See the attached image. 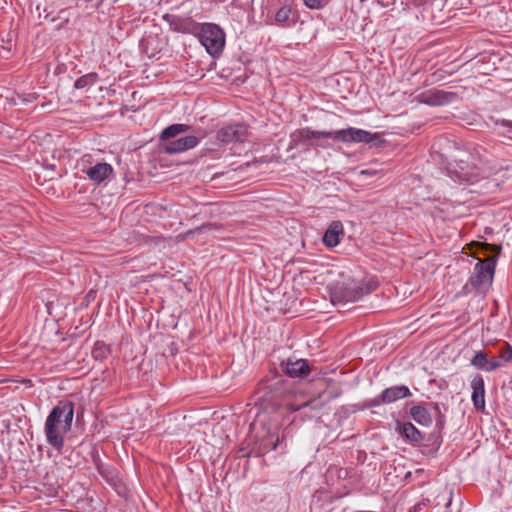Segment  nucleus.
Wrapping results in <instances>:
<instances>
[{
	"label": "nucleus",
	"mask_w": 512,
	"mask_h": 512,
	"mask_svg": "<svg viewBox=\"0 0 512 512\" xmlns=\"http://www.w3.org/2000/svg\"><path fill=\"white\" fill-rule=\"evenodd\" d=\"M74 417V403L69 400L59 401L49 412L44 434L47 443L61 453L65 443V435L71 430Z\"/></svg>",
	"instance_id": "1"
},
{
	"label": "nucleus",
	"mask_w": 512,
	"mask_h": 512,
	"mask_svg": "<svg viewBox=\"0 0 512 512\" xmlns=\"http://www.w3.org/2000/svg\"><path fill=\"white\" fill-rule=\"evenodd\" d=\"M333 139L343 143H368L372 140V134L366 130L349 127L335 131H313L309 128L298 129L290 135V147H295L299 142L310 139Z\"/></svg>",
	"instance_id": "2"
},
{
	"label": "nucleus",
	"mask_w": 512,
	"mask_h": 512,
	"mask_svg": "<svg viewBox=\"0 0 512 512\" xmlns=\"http://www.w3.org/2000/svg\"><path fill=\"white\" fill-rule=\"evenodd\" d=\"M190 130L187 124H172L160 133V140L163 142L162 148L168 154H179L195 148L202 138V135H187L179 137L181 134Z\"/></svg>",
	"instance_id": "3"
},
{
	"label": "nucleus",
	"mask_w": 512,
	"mask_h": 512,
	"mask_svg": "<svg viewBox=\"0 0 512 512\" xmlns=\"http://www.w3.org/2000/svg\"><path fill=\"white\" fill-rule=\"evenodd\" d=\"M328 289L331 303L334 306H339L360 300L364 295L370 293L373 287L363 281L347 278L332 282Z\"/></svg>",
	"instance_id": "4"
},
{
	"label": "nucleus",
	"mask_w": 512,
	"mask_h": 512,
	"mask_svg": "<svg viewBox=\"0 0 512 512\" xmlns=\"http://www.w3.org/2000/svg\"><path fill=\"white\" fill-rule=\"evenodd\" d=\"M196 36L212 57H218L225 47V33L219 25L203 23L199 26Z\"/></svg>",
	"instance_id": "5"
},
{
	"label": "nucleus",
	"mask_w": 512,
	"mask_h": 512,
	"mask_svg": "<svg viewBox=\"0 0 512 512\" xmlns=\"http://www.w3.org/2000/svg\"><path fill=\"white\" fill-rule=\"evenodd\" d=\"M410 415L418 424L428 427L433 419L436 428L441 430L445 425V415L441 412L440 404L436 402H425L414 405L410 408Z\"/></svg>",
	"instance_id": "6"
},
{
	"label": "nucleus",
	"mask_w": 512,
	"mask_h": 512,
	"mask_svg": "<svg viewBox=\"0 0 512 512\" xmlns=\"http://www.w3.org/2000/svg\"><path fill=\"white\" fill-rule=\"evenodd\" d=\"M449 173L452 180L460 184H474L489 176L486 169L471 164L465 159L456 160L455 165L449 168Z\"/></svg>",
	"instance_id": "7"
},
{
	"label": "nucleus",
	"mask_w": 512,
	"mask_h": 512,
	"mask_svg": "<svg viewBox=\"0 0 512 512\" xmlns=\"http://www.w3.org/2000/svg\"><path fill=\"white\" fill-rule=\"evenodd\" d=\"M494 269V258H488L486 261L479 260L476 263L473 274L469 279L470 285L478 290H482L490 286L493 281Z\"/></svg>",
	"instance_id": "8"
},
{
	"label": "nucleus",
	"mask_w": 512,
	"mask_h": 512,
	"mask_svg": "<svg viewBox=\"0 0 512 512\" xmlns=\"http://www.w3.org/2000/svg\"><path fill=\"white\" fill-rule=\"evenodd\" d=\"M418 102L431 107L446 106L459 100L457 93L440 89H429L416 96Z\"/></svg>",
	"instance_id": "9"
},
{
	"label": "nucleus",
	"mask_w": 512,
	"mask_h": 512,
	"mask_svg": "<svg viewBox=\"0 0 512 512\" xmlns=\"http://www.w3.org/2000/svg\"><path fill=\"white\" fill-rule=\"evenodd\" d=\"M248 130L245 125L231 124L223 126L217 131V140L224 144L246 141Z\"/></svg>",
	"instance_id": "10"
},
{
	"label": "nucleus",
	"mask_w": 512,
	"mask_h": 512,
	"mask_svg": "<svg viewBox=\"0 0 512 512\" xmlns=\"http://www.w3.org/2000/svg\"><path fill=\"white\" fill-rule=\"evenodd\" d=\"M410 389L406 385H395L386 388L378 397L371 400L370 406H379L381 404H390L397 400L410 397Z\"/></svg>",
	"instance_id": "11"
},
{
	"label": "nucleus",
	"mask_w": 512,
	"mask_h": 512,
	"mask_svg": "<svg viewBox=\"0 0 512 512\" xmlns=\"http://www.w3.org/2000/svg\"><path fill=\"white\" fill-rule=\"evenodd\" d=\"M470 364L484 372H492L502 367V362L497 357H489L484 350L475 351Z\"/></svg>",
	"instance_id": "12"
},
{
	"label": "nucleus",
	"mask_w": 512,
	"mask_h": 512,
	"mask_svg": "<svg viewBox=\"0 0 512 512\" xmlns=\"http://www.w3.org/2000/svg\"><path fill=\"white\" fill-rule=\"evenodd\" d=\"M282 371L291 378H305L310 373V367L307 360L304 359H288L281 362Z\"/></svg>",
	"instance_id": "13"
},
{
	"label": "nucleus",
	"mask_w": 512,
	"mask_h": 512,
	"mask_svg": "<svg viewBox=\"0 0 512 512\" xmlns=\"http://www.w3.org/2000/svg\"><path fill=\"white\" fill-rule=\"evenodd\" d=\"M82 171L94 184H100L110 177L113 173V167L108 163L99 162L93 166L84 168Z\"/></svg>",
	"instance_id": "14"
},
{
	"label": "nucleus",
	"mask_w": 512,
	"mask_h": 512,
	"mask_svg": "<svg viewBox=\"0 0 512 512\" xmlns=\"http://www.w3.org/2000/svg\"><path fill=\"white\" fill-rule=\"evenodd\" d=\"M471 400L477 411L485 409V383L480 374L474 376L471 381Z\"/></svg>",
	"instance_id": "15"
},
{
	"label": "nucleus",
	"mask_w": 512,
	"mask_h": 512,
	"mask_svg": "<svg viewBox=\"0 0 512 512\" xmlns=\"http://www.w3.org/2000/svg\"><path fill=\"white\" fill-rule=\"evenodd\" d=\"M344 235L343 225L340 221H333L323 235V243L329 248L339 244L340 236Z\"/></svg>",
	"instance_id": "16"
},
{
	"label": "nucleus",
	"mask_w": 512,
	"mask_h": 512,
	"mask_svg": "<svg viewBox=\"0 0 512 512\" xmlns=\"http://www.w3.org/2000/svg\"><path fill=\"white\" fill-rule=\"evenodd\" d=\"M396 431L413 445L423 440L422 433L411 422H397Z\"/></svg>",
	"instance_id": "17"
},
{
	"label": "nucleus",
	"mask_w": 512,
	"mask_h": 512,
	"mask_svg": "<svg viewBox=\"0 0 512 512\" xmlns=\"http://www.w3.org/2000/svg\"><path fill=\"white\" fill-rule=\"evenodd\" d=\"M296 20L292 13V8L288 5L282 6L275 14V24L281 27H291Z\"/></svg>",
	"instance_id": "18"
},
{
	"label": "nucleus",
	"mask_w": 512,
	"mask_h": 512,
	"mask_svg": "<svg viewBox=\"0 0 512 512\" xmlns=\"http://www.w3.org/2000/svg\"><path fill=\"white\" fill-rule=\"evenodd\" d=\"M111 353V349L102 341L95 342L91 351L92 357L99 362H102L108 358Z\"/></svg>",
	"instance_id": "19"
},
{
	"label": "nucleus",
	"mask_w": 512,
	"mask_h": 512,
	"mask_svg": "<svg viewBox=\"0 0 512 512\" xmlns=\"http://www.w3.org/2000/svg\"><path fill=\"white\" fill-rule=\"evenodd\" d=\"M97 80H98V74L91 72V73H88L86 75L79 77L75 81L74 87L76 89L89 88V87L93 86L97 82Z\"/></svg>",
	"instance_id": "20"
},
{
	"label": "nucleus",
	"mask_w": 512,
	"mask_h": 512,
	"mask_svg": "<svg viewBox=\"0 0 512 512\" xmlns=\"http://www.w3.org/2000/svg\"><path fill=\"white\" fill-rule=\"evenodd\" d=\"M498 359L502 362V367L504 364L512 363V346L506 344L501 348Z\"/></svg>",
	"instance_id": "21"
},
{
	"label": "nucleus",
	"mask_w": 512,
	"mask_h": 512,
	"mask_svg": "<svg viewBox=\"0 0 512 512\" xmlns=\"http://www.w3.org/2000/svg\"><path fill=\"white\" fill-rule=\"evenodd\" d=\"M304 5L312 10H319L324 8L329 0H302Z\"/></svg>",
	"instance_id": "22"
},
{
	"label": "nucleus",
	"mask_w": 512,
	"mask_h": 512,
	"mask_svg": "<svg viewBox=\"0 0 512 512\" xmlns=\"http://www.w3.org/2000/svg\"><path fill=\"white\" fill-rule=\"evenodd\" d=\"M495 126L505 127L508 129V131H512V121L505 120V119H495L494 120Z\"/></svg>",
	"instance_id": "23"
},
{
	"label": "nucleus",
	"mask_w": 512,
	"mask_h": 512,
	"mask_svg": "<svg viewBox=\"0 0 512 512\" xmlns=\"http://www.w3.org/2000/svg\"><path fill=\"white\" fill-rule=\"evenodd\" d=\"M176 21H179V19L173 17V22L170 23L171 26L173 27V30L183 33L188 32V30L185 29L182 25H178L177 23H175Z\"/></svg>",
	"instance_id": "24"
},
{
	"label": "nucleus",
	"mask_w": 512,
	"mask_h": 512,
	"mask_svg": "<svg viewBox=\"0 0 512 512\" xmlns=\"http://www.w3.org/2000/svg\"><path fill=\"white\" fill-rule=\"evenodd\" d=\"M280 443L279 437L276 439V441L273 443L272 449H276Z\"/></svg>",
	"instance_id": "25"
},
{
	"label": "nucleus",
	"mask_w": 512,
	"mask_h": 512,
	"mask_svg": "<svg viewBox=\"0 0 512 512\" xmlns=\"http://www.w3.org/2000/svg\"><path fill=\"white\" fill-rule=\"evenodd\" d=\"M486 250H494L490 245L488 244H482Z\"/></svg>",
	"instance_id": "26"
}]
</instances>
